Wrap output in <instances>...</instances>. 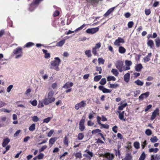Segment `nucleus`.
Returning <instances> with one entry per match:
<instances>
[{
    "mask_svg": "<svg viewBox=\"0 0 160 160\" xmlns=\"http://www.w3.org/2000/svg\"><path fill=\"white\" fill-rule=\"evenodd\" d=\"M54 92L52 90L50 91L48 93L47 97L45 96L42 100V102L45 105H48L54 102L55 98L53 97Z\"/></svg>",
    "mask_w": 160,
    "mask_h": 160,
    "instance_id": "nucleus-1",
    "label": "nucleus"
},
{
    "mask_svg": "<svg viewBox=\"0 0 160 160\" xmlns=\"http://www.w3.org/2000/svg\"><path fill=\"white\" fill-rule=\"evenodd\" d=\"M54 60L52 61L50 64L52 66L55 67L54 69L57 71H58L59 70L58 67L61 61L60 58L58 57H56L54 58Z\"/></svg>",
    "mask_w": 160,
    "mask_h": 160,
    "instance_id": "nucleus-2",
    "label": "nucleus"
},
{
    "mask_svg": "<svg viewBox=\"0 0 160 160\" xmlns=\"http://www.w3.org/2000/svg\"><path fill=\"white\" fill-rule=\"evenodd\" d=\"M123 66V62L122 61L118 60L116 62L115 66L119 71L121 72L122 71V68Z\"/></svg>",
    "mask_w": 160,
    "mask_h": 160,
    "instance_id": "nucleus-3",
    "label": "nucleus"
},
{
    "mask_svg": "<svg viewBox=\"0 0 160 160\" xmlns=\"http://www.w3.org/2000/svg\"><path fill=\"white\" fill-rule=\"evenodd\" d=\"M97 121L98 123V124H99L100 126H101L100 127V128L101 129H102V128H104L105 129H108L109 128V125L108 124H102L101 123L100 120L101 119V118L99 116H98L97 118Z\"/></svg>",
    "mask_w": 160,
    "mask_h": 160,
    "instance_id": "nucleus-4",
    "label": "nucleus"
},
{
    "mask_svg": "<svg viewBox=\"0 0 160 160\" xmlns=\"http://www.w3.org/2000/svg\"><path fill=\"white\" fill-rule=\"evenodd\" d=\"M86 105V101L83 100L76 104L75 106V108L76 110H78L80 108L84 107Z\"/></svg>",
    "mask_w": 160,
    "mask_h": 160,
    "instance_id": "nucleus-5",
    "label": "nucleus"
},
{
    "mask_svg": "<svg viewBox=\"0 0 160 160\" xmlns=\"http://www.w3.org/2000/svg\"><path fill=\"white\" fill-rule=\"evenodd\" d=\"M159 108H156L152 113V114L150 118V120L152 121L155 119L157 116L159 114Z\"/></svg>",
    "mask_w": 160,
    "mask_h": 160,
    "instance_id": "nucleus-6",
    "label": "nucleus"
},
{
    "mask_svg": "<svg viewBox=\"0 0 160 160\" xmlns=\"http://www.w3.org/2000/svg\"><path fill=\"white\" fill-rule=\"evenodd\" d=\"M85 152H87V153H85L83 155V156L89 159L90 160L91 158L93 156V153L87 149L85 151Z\"/></svg>",
    "mask_w": 160,
    "mask_h": 160,
    "instance_id": "nucleus-7",
    "label": "nucleus"
},
{
    "mask_svg": "<svg viewBox=\"0 0 160 160\" xmlns=\"http://www.w3.org/2000/svg\"><path fill=\"white\" fill-rule=\"evenodd\" d=\"M99 29L98 27L89 28L86 30V32L88 33L94 34L98 32L99 30Z\"/></svg>",
    "mask_w": 160,
    "mask_h": 160,
    "instance_id": "nucleus-8",
    "label": "nucleus"
},
{
    "mask_svg": "<svg viewBox=\"0 0 160 160\" xmlns=\"http://www.w3.org/2000/svg\"><path fill=\"white\" fill-rule=\"evenodd\" d=\"M124 40L120 37H118L114 42V45L119 46L120 45V43H124Z\"/></svg>",
    "mask_w": 160,
    "mask_h": 160,
    "instance_id": "nucleus-9",
    "label": "nucleus"
},
{
    "mask_svg": "<svg viewBox=\"0 0 160 160\" xmlns=\"http://www.w3.org/2000/svg\"><path fill=\"white\" fill-rule=\"evenodd\" d=\"M98 89L102 91V92L104 93H110L112 91L111 90L104 88V87L102 86H99L98 87Z\"/></svg>",
    "mask_w": 160,
    "mask_h": 160,
    "instance_id": "nucleus-10",
    "label": "nucleus"
},
{
    "mask_svg": "<svg viewBox=\"0 0 160 160\" xmlns=\"http://www.w3.org/2000/svg\"><path fill=\"white\" fill-rule=\"evenodd\" d=\"M104 156L108 159V160H112L114 158V155L112 154H111L109 152L105 153Z\"/></svg>",
    "mask_w": 160,
    "mask_h": 160,
    "instance_id": "nucleus-11",
    "label": "nucleus"
},
{
    "mask_svg": "<svg viewBox=\"0 0 160 160\" xmlns=\"http://www.w3.org/2000/svg\"><path fill=\"white\" fill-rule=\"evenodd\" d=\"M13 52L15 54H17L19 53L22 54V48L20 47H18L13 50Z\"/></svg>",
    "mask_w": 160,
    "mask_h": 160,
    "instance_id": "nucleus-12",
    "label": "nucleus"
},
{
    "mask_svg": "<svg viewBox=\"0 0 160 160\" xmlns=\"http://www.w3.org/2000/svg\"><path fill=\"white\" fill-rule=\"evenodd\" d=\"M115 7H114L110 8L108 9L107 12L104 14L103 16L104 17H107L114 10Z\"/></svg>",
    "mask_w": 160,
    "mask_h": 160,
    "instance_id": "nucleus-13",
    "label": "nucleus"
},
{
    "mask_svg": "<svg viewBox=\"0 0 160 160\" xmlns=\"http://www.w3.org/2000/svg\"><path fill=\"white\" fill-rule=\"evenodd\" d=\"M151 56L152 53L150 52L149 53H148V55L144 57L143 58L144 62L146 63L149 62L150 60V58Z\"/></svg>",
    "mask_w": 160,
    "mask_h": 160,
    "instance_id": "nucleus-14",
    "label": "nucleus"
},
{
    "mask_svg": "<svg viewBox=\"0 0 160 160\" xmlns=\"http://www.w3.org/2000/svg\"><path fill=\"white\" fill-rule=\"evenodd\" d=\"M73 85L72 82H68L65 83L62 88H68L72 87Z\"/></svg>",
    "mask_w": 160,
    "mask_h": 160,
    "instance_id": "nucleus-15",
    "label": "nucleus"
},
{
    "mask_svg": "<svg viewBox=\"0 0 160 160\" xmlns=\"http://www.w3.org/2000/svg\"><path fill=\"white\" fill-rule=\"evenodd\" d=\"M10 142V139L8 138H7L4 139L2 143V146L3 147H5Z\"/></svg>",
    "mask_w": 160,
    "mask_h": 160,
    "instance_id": "nucleus-16",
    "label": "nucleus"
},
{
    "mask_svg": "<svg viewBox=\"0 0 160 160\" xmlns=\"http://www.w3.org/2000/svg\"><path fill=\"white\" fill-rule=\"evenodd\" d=\"M130 74L129 73L127 72L125 74L124 76V79L125 81L128 82L130 79Z\"/></svg>",
    "mask_w": 160,
    "mask_h": 160,
    "instance_id": "nucleus-17",
    "label": "nucleus"
},
{
    "mask_svg": "<svg viewBox=\"0 0 160 160\" xmlns=\"http://www.w3.org/2000/svg\"><path fill=\"white\" fill-rule=\"evenodd\" d=\"M147 44L148 46L151 48H153L154 47V43L153 41L151 39L149 40L147 42Z\"/></svg>",
    "mask_w": 160,
    "mask_h": 160,
    "instance_id": "nucleus-18",
    "label": "nucleus"
},
{
    "mask_svg": "<svg viewBox=\"0 0 160 160\" xmlns=\"http://www.w3.org/2000/svg\"><path fill=\"white\" fill-rule=\"evenodd\" d=\"M37 6L33 2H32L29 5V9L31 11H32L35 8L37 7Z\"/></svg>",
    "mask_w": 160,
    "mask_h": 160,
    "instance_id": "nucleus-19",
    "label": "nucleus"
},
{
    "mask_svg": "<svg viewBox=\"0 0 160 160\" xmlns=\"http://www.w3.org/2000/svg\"><path fill=\"white\" fill-rule=\"evenodd\" d=\"M135 67V70L138 72L141 71L142 69L143 68L142 65L140 63L136 65Z\"/></svg>",
    "mask_w": 160,
    "mask_h": 160,
    "instance_id": "nucleus-20",
    "label": "nucleus"
},
{
    "mask_svg": "<svg viewBox=\"0 0 160 160\" xmlns=\"http://www.w3.org/2000/svg\"><path fill=\"white\" fill-rule=\"evenodd\" d=\"M57 139V137H54L53 138H51L49 141V144H51V145H53L54 143L55 142L56 140ZM52 145H51V147Z\"/></svg>",
    "mask_w": 160,
    "mask_h": 160,
    "instance_id": "nucleus-21",
    "label": "nucleus"
},
{
    "mask_svg": "<svg viewBox=\"0 0 160 160\" xmlns=\"http://www.w3.org/2000/svg\"><path fill=\"white\" fill-rule=\"evenodd\" d=\"M156 46L159 47L160 46V38L159 37L155 38V39Z\"/></svg>",
    "mask_w": 160,
    "mask_h": 160,
    "instance_id": "nucleus-22",
    "label": "nucleus"
},
{
    "mask_svg": "<svg viewBox=\"0 0 160 160\" xmlns=\"http://www.w3.org/2000/svg\"><path fill=\"white\" fill-rule=\"evenodd\" d=\"M43 52L45 54L44 57L46 58H48L50 57V55L49 53H47V50L45 49H42Z\"/></svg>",
    "mask_w": 160,
    "mask_h": 160,
    "instance_id": "nucleus-23",
    "label": "nucleus"
},
{
    "mask_svg": "<svg viewBox=\"0 0 160 160\" xmlns=\"http://www.w3.org/2000/svg\"><path fill=\"white\" fill-rule=\"evenodd\" d=\"M34 43L31 42H29L27 43L25 45H24V48H29L34 46Z\"/></svg>",
    "mask_w": 160,
    "mask_h": 160,
    "instance_id": "nucleus-24",
    "label": "nucleus"
},
{
    "mask_svg": "<svg viewBox=\"0 0 160 160\" xmlns=\"http://www.w3.org/2000/svg\"><path fill=\"white\" fill-rule=\"evenodd\" d=\"M132 158V157L130 154H127L125 157L123 158V160H131Z\"/></svg>",
    "mask_w": 160,
    "mask_h": 160,
    "instance_id": "nucleus-25",
    "label": "nucleus"
},
{
    "mask_svg": "<svg viewBox=\"0 0 160 160\" xmlns=\"http://www.w3.org/2000/svg\"><path fill=\"white\" fill-rule=\"evenodd\" d=\"M119 52L120 53H124L125 52L126 50L123 47L120 46L119 48Z\"/></svg>",
    "mask_w": 160,
    "mask_h": 160,
    "instance_id": "nucleus-26",
    "label": "nucleus"
},
{
    "mask_svg": "<svg viewBox=\"0 0 160 160\" xmlns=\"http://www.w3.org/2000/svg\"><path fill=\"white\" fill-rule=\"evenodd\" d=\"M65 40H62L59 41V42L57 43L56 44V46L58 47H61L65 43Z\"/></svg>",
    "mask_w": 160,
    "mask_h": 160,
    "instance_id": "nucleus-27",
    "label": "nucleus"
},
{
    "mask_svg": "<svg viewBox=\"0 0 160 160\" xmlns=\"http://www.w3.org/2000/svg\"><path fill=\"white\" fill-rule=\"evenodd\" d=\"M128 105V104L127 103H124L122 104L121 106H119L118 107V110H123V108Z\"/></svg>",
    "mask_w": 160,
    "mask_h": 160,
    "instance_id": "nucleus-28",
    "label": "nucleus"
},
{
    "mask_svg": "<svg viewBox=\"0 0 160 160\" xmlns=\"http://www.w3.org/2000/svg\"><path fill=\"white\" fill-rule=\"evenodd\" d=\"M150 140L152 142L154 143L157 142L158 139L156 136H153L150 138Z\"/></svg>",
    "mask_w": 160,
    "mask_h": 160,
    "instance_id": "nucleus-29",
    "label": "nucleus"
},
{
    "mask_svg": "<svg viewBox=\"0 0 160 160\" xmlns=\"http://www.w3.org/2000/svg\"><path fill=\"white\" fill-rule=\"evenodd\" d=\"M159 150V149L157 148H151L149 149V152H153L154 153H157Z\"/></svg>",
    "mask_w": 160,
    "mask_h": 160,
    "instance_id": "nucleus-30",
    "label": "nucleus"
},
{
    "mask_svg": "<svg viewBox=\"0 0 160 160\" xmlns=\"http://www.w3.org/2000/svg\"><path fill=\"white\" fill-rule=\"evenodd\" d=\"M84 137V135L82 132L79 133L78 134V139L79 140H82Z\"/></svg>",
    "mask_w": 160,
    "mask_h": 160,
    "instance_id": "nucleus-31",
    "label": "nucleus"
},
{
    "mask_svg": "<svg viewBox=\"0 0 160 160\" xmlns=\"http://www.w3.org/2000/svg\"><path fill=\"white\" fill-rule=\"evenodd\" d=\"M107 80L108 81H115L116 80V78L113 76H109L107 77Z\"/></svg>",
    "mask_w": 160,
    "mask_h": 160,
    "instance_id": "nucleus-32",
    "label": "nucleus"
},
{
    "mask_svg": "<svg viewBox=\"0 0 160 160\" xmlns=\"http://www.w3.org/2000/svg\"><path fill=\"white\" fill-rule=\"evenodd\" d=\"M111 72L116 76H118L119 74L118 70L115 69H112Z\"/></svg>",
    "mask_w": 160,
    "mask_h": 160,
    "instance_id": "nucleus-33",
    "label": "nucleus"
},
{
    "mask_svg": "<svg viewBox=\"0 0 160 160\" xmlns=\"http://www.w3.org/2000/svg\"><path fill=\"white\" fill-rule=\"evenodd\" d=\"M91 51L90 50H86L85 51V53L88 57L89 58L92 56V55L91 54Z\"/></svg>",
    "mask_w": 160,
    "mask_h": 160,
    "instance_id": "nucleus-34",
    "label": "nucleus"
},
{
    "mask_svg": "<svg viewBox=\"0 0 160 160\" xmlns=\"http://www.w3.org/2000/svg\"><path fill=\"white\" fill-rule=\"evenodd\" d=\"M146 154L144 152H143L141 154L138 160H144L146 158Z\"/></svg>",
    "mask_w": 160,
    "mask_h": 160,
    "instance_id": "nucleus-35",
    "label": "nucleus"
},
{
    "mask_svg": "<svg viewBox=\"0 0 160 160\" xmlns=\"http://www.w3.org/2000/svg\"><path fill=\"white\" fill-rule=\"evenodd\" d=\"M102 78L101 75H97L94 77V80L95 82H98Z\"/></svg>",
    "mask_w": 160,
    "mask_h": 160,
    "instance_id": "nucleus-36",
    "label": "nucleus"
},
{
    "mask_svg": "<svg viewBox=\"0 0 160 160\" xmlns=\"http://www.w3.org/2000/svg\"><path fill=\"white\" fill-rule=\"evenodd\" d=\"M136 84L138 85L142 86L143 84V82L141 81L140 80L138 79L135 81L134 82Z\"/></svg>",
    "mask_w": 160,
    "mask_h": 160,
    "instance_id": "nucleus-37",
    "label": "nucleus"
},
{
    "mask_svg": "<svg viewBox=\"0 0 160 160\" xmlns=\"http://www.w3.org/2000/svg\"><path fill=\"white\" fill-rule=\"evenodd\" d=\"M106 83V78H102L99 82V83L102 85H105Z\"/></svg>",
    "mask_w": 160,
    "mask_h": 160,
    "instance_id": "nucleus-38",
    "label": "nucleus"
},
{
    "mask_svg": "<svg viewBox=\"0 0 160 160\" xmlns=\"http://www.w3.org/2000/svg\"><path fill=\"white\" fill-rule=\"evenodd\" d=\"M118 112L119 113L118 116L120 120H123L124 121H125V119L124 118V115L120 113V112L119 111H118Z\"/></svg>",
    "mask_w": 160,
    "mask_h": 160,
    "instance_id": "nucleus-39",
    "label": "nucleus"
},
{
    "mask_svg": "<svg viewBox=\"0 0 160 160\" xmlns=\"http://www.w3.org/2000/svg\"><path fill=\"white\" fill-rule=\"evenodd\" d=\"M32 120L34 122H37L39 121V118L37 116H34L31 117Z\"/></svg>",
    "mask_w": 160,
    "mask_h": 160,
    "instance_id": "nucleus-40",
    "label": "nucleus"
},
{
    "mask_svg": "<svg viewBox=\"0 0 160 160\" xmlns=\"http://www.w3.org/2000/svg\"><path fill=\"white\" fill-rule=\"evenodd\" d=\"M145 133L147 135L149 136L152 134V132L151 130L148 129L146 130Z\"/></svg>",
    "mask_w": 160,
    "mask_h": 160,
    "instance_id": "nucleus-41",
    "label": "nucleus"
},
{
    "mask_svg": "<svg viewBox=\"0 0 160 160\" xmlns=\"http://www.w3.org/2000/svg\"><path fill=\"white\" fill-rule=\"evenodd\" d=\"M97 49L95 48L94 47L92 48V52L94 56L98 55V54L97 53Z\"/></svg>",
    "mask_w": 160,
    "mask_h": 160,
    "instance_id": "nucleus-42",
    "label": "nucleus"
},
{
    "mask_svg": "<svg viewBox=\"0 0 160 160\" xmlns=\"http://www.w3.org/2000/svg\"><path fill=\"white\" fill-rule=\"evenodd\" d=\"M38 160L42 159L44 157V154L43 153H40L38 155L36 156Z\"/></svg>",
    "mask_w": 160,
    "mask_h": 160,
    "instance_id": "nucleus-43",
    "label": "nucleus"
},
{
    "mask_svg": "<svg viewBox=\"0 0 160 160\" xmlns=\"http://www.w3.org/2000/svg\"><path fill=\"white\" fill-rule=\"evenodd\" d=\"M101 130L99 129H97L92 130V134H95L97 133H99L101 132Z\"/></svg>",
    "mask_w": 160,
    "mask_h": 160,
    "instance_id": "nucleus-44",
    "label": "nucleus"
},
{
    "mask_svg": "<svg viewBox=\"0 0 160 160\" xmlns=\"http://www.w3.org/2000/svg\"><path fill=\"white\" fill-rule=\"evenodd\" d=\"M63 143L66 145H68V139L67 136H65L63 140Z\"/></svg>",
    "mask_w": 160,
    "mask_h": 160,
    "instance_id": "nucleus-45",
    "label": "nucleus"
},
{
    "mask_svg": "<svg viewBox=\"0 0 160 160\" xmlns=\"http://www.w3.org/2000/svg\"><path fill=\"white\" fill-rule=\"evenodd\" d=\"M52 118L51 117H48L47 118H46L43 119V122L48 123L50 121Z\"/></svg>",
    "mask_w": 160,
    "mask_h": 160,
    "instance_id": "nucleus-46",
    "label": "nucleus"
},
{
    "mask_svg": "<svg viewBox=\"0 0 160 160\" xmlns=\"http://www.w3.org/2000/svg\"><path fill=\"white\" fill-rule=\"evenodd\" d=\"M119 86L118 84H110L109 88H116Z\"/></svg>",
    "mask_w": 160,
    "mask_h": 160,
    "instance_id": "nucleus-47",
    "label": "nucleus"
},
{
    "mask_svg": "<svg viewBox=\"0 0 160 160\" xmlns=\"http://www.w3.org/2000/svg\"><path fill=\"white\" fill-rule=\"evenodd\" d=\"M85 117L83 116L82 119L80 121L79 125H84V123L85 122Z\"/></svg>",
    "mask_w": 160,
    "mask_h": 160,
    "instance_id": "nucleus-48",
    "label": "nucleus"
},
{
    "mask_svg": "<svg viewBox=\"0 0 160 160\" xmlns=\"http://www.w3.org/2000/svg\"><path fill=\"white\" fill-rule=\"evenodd\" d=\"M134 147L136 149H138L140 148V144L138 142H135L134 143Z\"/></svg>",
    "mask_w": 160,
    "mask_h": 160,
    "instance_id": "nucleus-49",
    "label": "nucleus"
},
{
    "mask_svg": "<svg viewBox=\"0 0 160 160\" xmlns=\"http://www.w3.org/2000/svg\"><path fill=\"white\" fill-rule=\"evenodd\" d=\"M35 124L33 123L32 124V125L30 126L29 128V130L30 131H33L35 129Z\"/></svg>",
    "mask_w": 160,
    "mask_h": 160,
    "instance_id": "nucleus-50",
    "label": "nucleus"
},
{
    "mask_svg": "<svg viewBox=\"0 0 160 160\" xmlns=\"http://www.w3.org/2000/svg\"><path fill=\"white\" fill-rule=\"evenodd\" d=\"M153 156L154 160H160V155L158 154H156L155 155H152Z\"/></svg>",
    "mask_w": 160,
    "mask_h": 160,
    "instance_id": "nucleus-51",
    "label": "nucleus"
},
{
    "mask_svg": "<svg viewBox=\"0 0 160 160\" xmlns=\"http://www.w3.org/2000/svg\"><path fill=\"white\" fill-rule=\"evenodd\" d=\"M134 25V22L132 21L129 22L128 24V26L129 28H131Z\"/></svg>",
    "mask_w": 160,
    "mask_h": 160,
    "instance_id": "nucleus-52",
    "label": "nucleus"
},
{
    "mask_svg": "<svg viewBox=\"0 0 160 160\" xmlns=\"http://www.w3.org/2000/svg\"><path fill=\"white\" fill-rule=\"evenodd\" d=\"M151 11L150 9H146L145 10V14L147 15H149L151 13Z\"/></svg>",
    "mask_w": 160,
    "mask_h": 160,
    "instance_id": "nucleus-53",
    "label": "nucleus"
},
{
    "mask_svg": "<svg viewBox=\"0 0 160 160\" xmlns=\"http://www.w3.org/2000/svg\"><path fill=\"white\" fill-rule=\"evenodd\" d=\"M47 148V146L46 145H44L42 146L39 149V152H40L44 151Z\"/></svg>",
    "mask_w": 160,
    "mask_h": 160,
    "instance_id": "nucleus-54",
    "label": "nucleus"
},
{
    "mask_svg": "<svg viewBox=\"0 0 160 160\" xmlns=\"http://www.w3.org/2000/svg\"><path fill=\"white\" fill-rule=\"evenodd\" d=\"M147 144V141L145 140L144 142H142L141 143V146L142 149H144L146 147V145Z\"/></svg>",
    "mask_w": 160,
    "mask_h": 160,
    "instance_id": "nucleus-55",
    "label": "nucleus"
},
{
    "mask_svg": "<svg viewBox=\"0 0 160 160\" xmlns=\"http://www.w3.org/2000/svg\"><path fill=\"white\" fill-rule=\"evenodd\" d=\"M98 63L100 64V63L103 64L105 61V60L102 58H99L98 59Z\"/></svg>",
    "mask_w": 160,
    "mask_h": 160,
    "instance_id": "nucleus-56",
    "label": "nucleus"
},
{
    "mask_svg": "<svg viewBox=\"0 0 160 160\" xmlns=\"http://www.w3.org/2000/svg\"><path fill=\"white\" fill-rule=\"evenodd\" d=\"M96 70L99 72V73L101 74L102 72V68L101 67L97 66L96 67Z\"/></svg>",
    "mask_w": 160,
    "mask_h": 160,
    "instance_id": "nucleus-57",
    "label": "nucleus"
},
{
    "mask_svg": "<svg viewBox=\"0 0 160 160\" xmlns=\"http://www.w3.org/2000/svg\"><path fill=\"white\" fill-rule=\"evenodd\" d=\"M114 151L115 152V155L117 156L118 155L119 157L120 156L121 154L120 150H116V149H115Z\"/></svg>",
    "mask_w": 160,
    "mask_h": 160,
    "instance_id": "nucleus-58",
    "label": "nucleus"
},
{
    "mask_svg": "<svg viewBox=\"0 0 160 160\" xmlns=\"http://www.w3.org/2000/svg\"><path fill=\"white\" fill-rule=\"evenodd\" d=\"M86 26V24H83L80 27L77 28L75 30V31H78V30H80L82 29L84 27H85Z\"/></svg>",
    "mask_w": 160,
    "mask_h": 160,
    "instance_id": "nucleus-59",
    "label": "nucleus"
},
{
    "mask_svg": "<svg viewBox=\"0 0 160 160\" xmlns=\"http://www.w3.org/2000/svg\"><path fill=\"white\" fill-rule=\"evenodd\" d=\"M85 128L84 125H79V129L80 131H83Z\"/></svg>",
    "mask_w": 160,
    "mask_h": 160,
    "instance_id": "nucleus-60",
    "label": "nucleus"
},
{
    "mask_svg": "<svg viewBox=\"0 0 160 160\" xmlns=\"http://www.w3.org/2000/svg\"><path fill=\"white\" fill-rule=\"evenodd\" d=\"M118 127L116 126H115L113 127L112 128V131L115 132V133H116L118 132Z\"/></svg>",
    "mask_w": 160,
    "mask_h": 160,
    "instance_id": "nucleus-61",
    "label": "nucleus"
},
{
    "mask_svg": "<svg viewBox=\"0 0 160 160\" xmlns=\"http://www.w3.org/2000/svg\"><path fill=\"white\" fill-rule=\"evenodd\" d=\"M125 63L127 66H130L132 65V63L131 61L126 60Z\"/></svg>",
    "mask_w": 160,
    "mask_h": 160,
    "instance_id": "nucleus-62",
    "label": "nucleus"
},
{
    "mask_svg": "<svg viewBox=\"0 0 160 160\" xmlns=\"http://www.w3.org/2000/svg\"><path fill=\"white\" fill-rule=\"evenodd\" d=\"M59 13H60L58 11L56 10L54 12L53 14V16L54 17H57L59 15Z\"/></svg>",
    "mask_w": 160,
    "mask_h": 160,
    "instance_id": "nucleus-63",
    "label": "nucleus"
},
{
    "mask_svg": "<svg viewBox=\"0 0 160 160\" xmlns=\"http://www.w3.org/2000/svg\"><path fill=\"white\" fill-rule=\"evenodd\" d=\"M31 104L33 106H35L37 105V102L36 100H34L31 102Z\"/></svg>",
    "mask_w": 160,
    "mask_h": 160,
    "instance_id": "nucleus-64",
    "label": "nucleus"
}]
</instances>
